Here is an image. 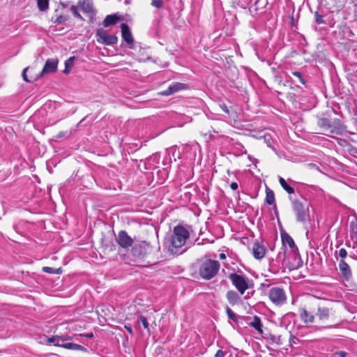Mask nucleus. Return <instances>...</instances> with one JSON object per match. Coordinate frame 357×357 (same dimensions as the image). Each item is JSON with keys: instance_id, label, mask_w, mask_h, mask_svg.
I'll return each instance as SVG.
<instances>
[{"instance_id": "20", "label": "nucleus", "mask_w": 357, "mask_h": 357, "mask_svg": "<svg viewBox=\"0 0 357 357\" xmlns=\"http://www.w3.org/2000/svg\"><path fill=\"white\" fill-rule=\"evenodd\" d=\"M249 326L254 328L260 334H263V324L260 318L258 316H254L252 321L249 323Z\"/></svg>"}, {"instance_id": "34", "label": "nucleus", "mask_w": 357, "mask_h": 357, "mask_svg": "<svg viewBox=\"0 0 357 357\" xmlns=\"http://www.w3.org/2000/svg\"><path fill=\"white\" fill-rule=\"evenodd\" d=\"M292 75H294L295 77H296L299 79V81H300V82H301V84H305V79H303V75H302V74H301L300 72H298V71H294V72L292 73Z\"/></svg>"}, {"instance_id": "39", "label": "nucleus", "mask_w": 357, "mask_h": 357, "mask_svg": "<svg viewBox=\"0 0 357 357\" xmlns=\"http://www.w3.org/2000/svg\"><path fill=\"white\" fill-rule=\"evenodd\" d=\"M28 67L27 68H25L24 70H23V72H22V77H23V79L25 82H30L31 81L28 79L27 77V75L26 74L27 70H28Z\"/></svg>"}, {"instance_id": "22", "label": "nucleus", "mask_w": 357, "mask_h": 357, "mask_svg": "<svg viewBox=\"0 0 357 357\" xmlns=\"http://www.w3.org/2000/svg\"><path fill=\"white\" fill-rule=\"evenodd\" d=\"M350 236L357 245V221H352L350 223Z\"/></svg>"}, {"instance_id": "42", "label": "nucleus", "mask_w": 357, "mask_h": 357, "mask_svg": "<svg viewBox=\"0 0 357 357\" xmlns=\"http://www.w3.org/2000/svg\"><path fill=\"white\" fill-rule=\"evenodd\" d=\"M125 328L127 330V331L130 334L132 335V327L131 326H125Z\"/></svg>"}, {"instance_id": "24", "label": "nucleus", "mask_w": 357, "mask_h": 357, "mask_svg": "<svg viewBox=\"0 0 357 357\" xmlns=\"http://www.w3.org/2000/svg\"><path fill=\"white\" fill-rule=\"evenodd\" d=\"M279 182H280V184L281 185V186L282 187V188L287 192H288L289 194L294 193L295 191H294V188H292L290 185H289L287 184V183L286 182V181L284 180V178H283L282 177H280L279 178Z\"/></svg>"}, {"instance_id": "48", "label": "nucleus", "mask_w": 357, "mask_h": 357, "mask_svg": "<svg viewBox=\"0 0 357 357\" xmlns=\"http://www.w3.org/2000/svg\"><path fill=\"white\" fill-rule=\"evenodd\" d=\"M92 336H93L92 333L87 335V337H92Z\"/></svg>"}, {"instance_id": "16", "label": "nucleus", "mask_w": 357, "mask_h": 357, "mask_svg": "<svg viewBox=\"0 0 357 357\" xmlns=\"http://www.w3.org/2000/svg\"><path fill=\"white\" fill-rule=\"evenodd\" d=\"M281 237L282 244L284 245H288L289 248L291 250V252L294 254L297 255L298 252V250L294 243V239L287 233H282L281 234Z\"/></svg>"}, {"instance_id": "19", "label": "nucleus", "mask_w": 357, "mask_h": 357, "mask_svg": "<svg viewBox=\"0 0 357 357\" xmlns=\"http://www.w3.org/2000/svg\"><path fill=\"white\" fill-rule=\"evenodd\" d=\"M226 298L232 306L238 304L241 302V297L237 292L233 290H229L226 294Z\"/></svg>"}, {"instance_id": "2", "label": "nucleus", "mask_w": 357, "mask_h": 357, "mask_svg": "<svg viewBox=\"0 0 357 357\" xmlns=\"http://www.w3.org/2000/svg\"><path fill=\"white\" fill-rule=\"evenodd\" d=\"M220 268L218 261L204 258L200 261L199 274L203 279L211 280L218 274Z\"/></svg>"}, {"instance_id": "25", "label": "nucleus", "mask_w": 357, "mask_h": 357, "mask_svg": "<svg viewBox=\"0 0 357 357\" xmlns=\"http://www.w3.org/2000/svg\"><path fill=\"white\" fill-rule=\"evenodd\" d=\"M74 60H75V56H71L66 61L65 69L63 70V73L65 74H68L70 72V70L73 66Z\"/></svg>"}, {"instance_id": "26", "label": "nucleus", "mask_w": 357, "mask_h": 357, "mask_svg": "<svg viewBox=\"0 0 357 357\" xmlns=\"http://www.w3.org/2000/svg\"><path fill=\"white\" fill-rule=\"evenodd\" d=\"M62 347L71 350H80L84 348L82 345L73 342L65 343L63 345H62Z\"/></svg>"}, {"instance_id": "8", "label": "nucleus", "mask_w": 357, "mask_h": 357, "mask_svg": "<svg viewBox=\"0 0 357 357\" xmlns=\"http://www.w3.org/2000/svg\"><path fill=\"white\" fill-rule=\"evenodd\" d=\"M97 41L99 43L112 45L117 43L118 38L115 35H109L103 29H98L96 32Z\"/></svg>"}, {"instance_id": "32", "label": "nucleus", "mask_w": 357, "mask_h": 357, "mask_svg": "<svg viewBox=\"0 0 357 357\" xmlns=\"http://www.w3.org/2000/svg\"><path fill=\"white\" fill-rule=\"evenodd\" d=\"M56 340L63 341L64 339L62 337H60L58 335H54V336L48 337L47 340V342L49 344L55 343Z\"/></svg>"}, {"instance_id": "38", "label": "nucleus", "mask_w": 357, "mask_h": 357, "mask_svg": "<svg viewBox=\"0 0 357 357\" xmlns=\"http://www.w3.org/2000/svg\"><path fill=\"white\" fill-rule=\"evenodd\" d=\"M339 256L342 259H344L347 256V252L344 248H341L339 250Z\"/></svg>"}, {"instance_id": "5", "label": "nucleus", "mask_w": 357, "mask_h": 357, "mask_svg": "<svg viewBox=\"0 0 357 357\" xmlns=\"http://www.w3.org/2000/svg\"><path fill=\"white\" fill-rule=\"evenodd\" d=\"M229 279L241 294H243L249 288L248 283L250 280L248 278L244 275L233 273L229 275Z\"/></svg>"}, {"instance_id": "35", "label": "nucleus", "mask_w": 357, "mask_h": 357, "mask_svg": "<svg viewBox=\"0 0 357 357\" xmlns=\"http://www.w3.org/2000/svg\"><path fill=\"white\" fill-rule=\"evenodd\" d=\"M139 320L143 325L144 328L149 330V323L146 318L144 316H140Z\"/></svg>"}, {"instance_id": "1", "label": "nucleus", "mask_w": 357, "mask_h": 357, "mask_svg": "<svg viewBox=\"0 0 357 357\" xmlns=\"http://www.w3.org/2000/svg\"><path fill=\"white\" fill-rule=\"evenodd\" d=\"M189 237L190 233L184 227L181 225L174 227L173 233L167 242L169 251L172 254H178Z\"/></svg>"}, {"instance_id": "27", "label": "nucleus", "mask_w": 357, "mask_h": 357, "mask_svg": "<svg viewBox=\"0 0 357 357\" xmlns=\"http://www.w3.org/2000/svg\"><path fill=\"white\" fill-rule=\"evenodd\" d=\"M50 0H38V6L40 10L45 11L48 9Z\"/></svg>"}, {"instance_id": "45", "label": "nucleus", "mask_w": 357, "mask_h": 357, "mask_svg": "<svg viewBox=\"0 0 357 357\" xmlns=\"http://www.w3.org/2000/svg\"><path fill=\"white\" fill-rule=\"evenodd\" d=\"M222 110H223L224 112H225L226 113H227V114L229 113V110H228V109H227V106H226L225 105H224L223 106H222Z\"/></svg>"}, {"instance_id": "13", "label": "nucleus", "mask_w": 357, "mask_h": 357, "mask_svg": "<svg viewBox=\"0 0 357 357\" xmlns=\"http://www.w3.org/2000/svg\"><path fill=\"white\" fill-rule=\"evenodd\" d=\"M79 5L81 10L84 13L89 14L91 18L96 16V12L91 0H79Z\"/></svg>"}, {"instance_id": "7", "label": "nucleus", "mask_w": 357, "mask_h": 357, "mask_svg": "<svg viewBox=\"0 0 357 357\" xmlns=\"http://www.w3.org/2000/svg\"><path fill=\"white\" fill-rule=\"evenodd\" d=\"M268 297L271 302L278 306L283 305L287 302V295L284 290L278 287L270 289Z\"/></svg>"}, {"instance_id": "46", "label": "nucleus", "mask_w": 357, "mask_h": 357, "mask_svg": "<svg viewBox=\"0 0 357 357\" xmlns=\"http://www.w3.org/2000/svg\"><path fill=\"white\" fill-rule=\"evenodd\" d=\"M220 258L221 259H225L226 258V255H225V254H224V253H221V254H220Z\"/></svg>"}, {"instance_id": "29", "label": "nucleus", "mask_w": 357, "mask_h": 357, "mask_svg": "<svg viewBox=\"0 0 357 357\" xmlns=\"http://www.w3.org/2000/svg\"><path fill=\"white\" fill-rule=\"evenodd\" d=\"M333 357H353L351 354L344 351H337L333 353Z\"/></svg>"}, {"instance_id": "21", "label": "nucleus", "mask_w": 357, "mask_h": 357, "mask_svg": "<svg viewBox=\"0 0 357 357\" xmlns=\"http://www.w3.org/2000/svg\"><path fill=\"white\" fill-rule=\"evenodd\" d=\"M119 21H120V17L116 14L109 15L103 20L102 24L105 27H107L116 24Z\"/></svg>"}, {"instance_id": "43", "label": "nucleus", "mask_w": 357, "mask_h": 357, "mask_svg": "<svg viewBox=\"0 0 357 357\" xmlns=\"http://www.w3.org/2000/svg\"><path fill=\"white\" fill-rule=\"evenodd\" d=\"M308 166L311 168H315L317 169H319V167L317 166V165L314 164V163H309L308 164Z\"/></svg>"}, {"instance_id": "41", "label": "nucleus", "mask_w": 357, "mask_h": 357, "mask_svg": "<svg viewBox=\"0 0 357 357\" xmlns=\"http://www.w3.org/2000/svg\"><path fill=\"white\" fill-rule=\"evenodd\" d=\"M230 188L233 190H236L238 188V185L236 182H232L231 184H230Z\"/></svg>"}, {"instance_id": "14", "label": "nucleus", "mask_w": 357, "mask_h": 357, "mask_svg": "<svg viewBox=\"0 0 357 357\" xmlns=\"http://www.w3.org/2000/svg\"><path fill=\"white\" fill-rule=\"evenodd\" d=\"M58 60L56 59H48L41 72V75L54 73L57 69Z\"/></svg>"}, {"instance_id": "28", "label": "nucleus", "mask_w": 357, "mask_h": 357, "mask_svg": "<svg viewBox=\"0 0 357 357\" xmlns=\"http://www.w3.org/2000/svg\"><path fill=\"white\" fill-rule=\"evenodd\" d=\"M227 314L229 319H231L232 321L237 322L238 319L235 313L230 309L229 307L226 306L225 307Z\"/></svg>"}, {"instance_id": "37", "label": "nucleus", "mask_w": 357, "mask_h": 357, "mask_svg": "<svg viewBox=\"0 0 357 357\" xmlns=\"http://www.w3.org/2000/svg\"><path fill=\"white\" fill-rule=\"evenodd\" d=\"M68 20L66 16L59 15L55 20L56 24H63Z\"/></svg>"}, {"instance_id": "44", "label": "nucleus", "mask_w": 357, "mask_h": 357, "mask_svg": "<svg viewBox=\"0 0 357 357\" xmlns=\"http://www.w3.org/2000/svg\"><path fill=\"white\" fill-rule=\"evenodd\" d=\"M64 344H61L60 343V340H56L55 343H54V346L56 347H62V345H63Z\"/></svg>"}, {"instance_id": "17", "label": "nucleus", "mask_w": 357, "mask_h": 357, "mask_svg": "<svg viewBox=\"0 0 357 357\" xmlns=\"http://www.w3.org/2000/svg\"><path fill=\"white\" fill-rule=\"evenodd\" d=\"M316 316L321 322H326L330 318L331 309L324 306H319Z\"/></svg>"}, {"instance_id": "11", "label": "nucleus", "mask_w": 357, "mask_h": 357, "mask_svg": "<svg viewBox=\"0 0 357 357\" xmlns=\"http://www.w3.org/2000/svg\"><path fill=\"white\" fill-rule=\"evenodd\" d=\"M121 29L123 40L128 44L129 48L132 49L134 47V39L129 26L127 24L122 23Z\"/></svg>"}, {"instance_id": "10", "label": "nucleus", "mask_w": 357, "mask_h": 357, "mask_svg": "<svg viewBox=\"0 0 357 357\" xmlns=\"http://www.w3.org/2000/svg\"><path fill=\"white\" fill-rule=\"evenodd\" d=\"M188 85L181 82H174L169 86V87L160 93V95L164 96H168L172 95L178 91L188 89Z\"/></svg>"}, {"instance_id": "36", "label": "nucleus", "mask_w": 357, "mask_h": 357, "mask_svg": "<svg viewBox=\"0 0 357 357\" xmlns=\"http://www.w3.org/2000/svg\"><path fill=\"white\" fill-rule=\"evenodd\" d=\"M43 271L47 273H58L59 270H56L54 268L45 266L43 268Z\"/></svg>"}, {"instance_id": "4", "label": "nucleus", "mask_w": 357, "mask_h": 357, "mask_svg": "<svg viewBox=\"0 0 357 357\" xmlns=\"http://www.w3.org/2000/svg\"><path fill=\"white\" fill-rule=\"evenodd\" d=\"M292 209L298 222L303 224L310 219V204L306 199H293L291 201Z\"/></svg>"}, {"instance_id": "3", "label": "nucleus", "mask_w": 357, "mask_h": 357, "mask_svg": "<svg viewBox=\"0 0 357 357\" xmlns=\"http://www.w3.org/2000/svg\"><path fill=\"white\" fill-rule=\"evenodd\" d=\"M317 125L324 133L341 135L344 132L340 120L337 119L332 120L326 117L319 118Z\"/></svg>"}, {"instance_id": "31", "label": "nucleus", "mask_w": 357, "mask_h": 357, "mask_svg": "<svg viewBox=\"0 0 357 357\" xmlns=\"http://www.w3.org/2000/svg\"><path fill=\"white\" fill-rule=\"evenodd\" d=\"M70 10L75 17L79 18L80 20L83 19L82 15L78 12L77 8L75 6H72Z\"/></svg>"}, {"instance_id": "6", "label": "nucleus", "mask_w": 357, "mask_h": 357, "mask_svg": "<svg viewBox=\"0 0 357 357\" xmlns=\"http://www.w3.org/2000/svg\"><path fill=\"white\" fill-rule=\"evenodd\" d=\"M151 252L150 244L145 241L136 243L132 248L131 252L136 259H142L146 257Z\"/></svg>"}, {"instance_id": "18", "label": "nucleus", "mask_w": 357, "mask_h": 357, "mask_svg": "<svg viewBox=\"0 0 357 357\" xmlns=\"http://www.w3.org/2000/svg\"><path fill=\"white\" fill-rule=\"evenodd\" d=\"M299 314L301 319L305 324H312L314 321L315 317L314 315L308 312L305 308L302 307L299 309Z\"/></svg>"}, {"instance_id": "30", "label": "nucleus", "mask_w": 357, "mask_h": 357, "mask_svg": "<svg viewBox=\"0 0 357 357\" xmlns=\"http://www.w3.org/2000/svg\"><path fill=\"white\" fill-rule=\"evenodd\" d=\"M314 20L317 24H325V21L324 20L323 16L319 13V12L316 11L314 13Z\"/></svg>"}, {"instance_id": "47", "label": "nucleus", "mask_w": 357, "mask_h": 357, "mask_svg": "<svg viewBox=\"0 0 357 357\" xmlns=\"http://www.w3.org/2000/svg\"><path fill=\"white\" fill-rule=\"evenodd\" d=\"M63 135H64V133H63V132H59V133L58 134L57 137H58V138H61V137H62Z\"/></svg>"}, {"instance_id": "12", "label": "nucleus", "mask_w": 357, "mask_h": 357, "mask_svg": "<svg viewBox=\"0 0 357 357\" xmlns=\"http://www.w3.org/2000/svg\"><path fill=\"white\" fill-rule=\"evenodd\" d=\"M339 269L341 277L346 281H349L352 278V272L349 264L341 259L339 262Z\"/></svg>"}, {"instance_id": "15", "label": "nucleus", "mask_w": 357, "mask_h": 357, "mask_svg": "<svg viewBox=\"0 0 357 357\" xmlns=\"http://www.w3.org/2000/svg\"><path fill=\"white\" fill-rule=\"evenodd\" d=\"M266 249L265 246L259 242L254 243L252 245V255L257 259H261L266 254Z\"/></svg>"}, {"instance_id": "9", "label": "nucleus", "mask_w": 357, "mask_h": 357, "mask_svg": "<svg viewBox=\"0 0 357 357\" xmlns=\"http://www.w3.org/2000/svg\"><path fill=\"white\" fill-rule=\"evenodd\" d=\"M116 242L121 248L128 250L132 246L133 240L126 231L122 230L116 236Z\"/></svg>"}, {"instance_id": "40", "label": "nucleus", "mask_w": 357, "mask_h": 357, "mask_svg": "<svg viewBox=\"0 0 357 357\" xmlns=\"http://www.w3.org/2000/svg\"><path fill=\"white\" fill-rule=\"evenodd\" d=\"M225 353L222 350L219 349L217 351L215 357H225Z\"/></svg>"}, {"instance_id": "23", "label": "nucleus", "mask_w": 357, "mask_h": 357, "mask_svg": "<svg viewBox=\"0 0 357 357\" xmlns=\"http://www.w3.org/2000/svg\"><path fill=\"white\" fill-rule=\"evenodd\" d=\"M266 203L268 205H273L275 203V195L273 190L267 188L266 191Z\"/></svg>"}, {"instance_id": "33", "label": "nucleus", "mask_w": 357, "mask_h": 357, "mask_svg": "<svg viewBox=\"0 0 357 357\" xmlns=\"http://www.w3.org/2000/svg\"><path fill=\"white\" fill-rule=\"evenodd\" d=\"M151 4L157 8H162L163 7V0H152Z\"/></svg>"}]
</instances>
